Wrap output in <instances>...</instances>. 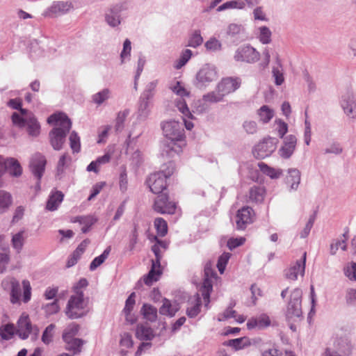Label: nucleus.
<instances>
[{"label": "nucleus", "mask_w": 356, "mask_h": 356, "mask_svg": "<svg viewBox=\"0 0 356 356\" xmlns=\"http://www.w3.org/2000/svg\"><path fill=\"white\" fill-rule=\"evenodd\" d=\"M16 334L24 340L29 338L31 334L36 337L39 334V329L31 323L29 315L23 313L17 322Z\"/></svg>", "instance_id": "4"}, {"label": "nucleus", "mask_w": 356, "mask_h": 356, "mask_svg": "<svg viewBox=\"0 0 356 356\" xmlns=\"http://www.w3.org/2000/svg\"><path fill=\"white\" fill-rule=\"evenodd\" d=\"M136 336L140 340H150L154 337L152 329L145 325H138L136 331Z\"/></svg>", "instance_id": "34"}, {"label": "nucleus", "mask_w": 356, "mask_h": 356, "mask_svg": "<svg viewBox=\"0 0 356 356\" xmlns=\"http://www.w3.org/2000/svg\"><path fill=\"white\" fill-rule=\"evenodd\" d=\"M6 170L8 172L15 177L22 174V169L19 162L14 158H9L5 161Z\"/></svg>", "instance_id": "31"}, {"label": "nucleus", "mask_w": 356, "mask_h": 356, "mask_svg": "<svg viewBox=\"0 0 356 356\" xmlns=\"http://www.w3.org/2000/svg\"><path fill=\"white\" fill-rule=\"evenodd\" d=\"M241 85L239 77L229 76L224 78V95L235 92Z\"/></svg>", "instance_id": "26"}, {"label": "nucleus", "mask_w": 356, "mask_h": 356, "mask_svg": "<svg viewBox=\"0 0 356 356\" xmlns=\"http://www.w3.org/2000/svg\"><path fill=\"white\" fill-rule=\"evenodd\" d=\"M47 122L58 126L50 131L49 138L53 148L55 150H60L65 143L67 134L71 129L72 122L65 114L61 113L50 115Z\"/></svg>", "instance_id": "2"}, {"label": "nucleus", "mask_w": 356, "mask_h": 356, "mask_svg": "<svg viewBox=\"0 0 356 356\" xmlns=\"http://www.w3.org/2000/svg\"><path fill=\"white\" fill-rule=\"evenodd\" d=\"M31 113L27 111L26 115H23L21 113L20 114L15 112L13 113L11 116L12 122L14 125L18 127H24L26 123V119L29 118V115Z\"/></svg>", "instance_id": "49"}, {"label": "nucleus", "mask_w": 356, "mask_h": 356, "mask_svg": "<svg viewBox=\"0 0 356 356\" xmlns=\"http://www.w3.org/2000/svg\"><path fill=\"white\" fill-rule=\"evenodd\" d=\"M162 273L161 264L152 261V268L148 274L144 277V282L148 286H151L154 282L159 280Z\"/></svg>", "instance_id": "24"}, {"label": "nucleus", "mask_w": 356, "mask_h": 356, "mask_svg": "<svg viewBox=\"0 0 356 356\" xmlns=\"http://www.w3.org/2000/svg\"><path fill=\"white\" fill-rule=\"evenodd\" d=\"M70 147L74 152H79L81 149L80 138L75 131H72L70 136Z\"/></svg>", "instance_id": "55"}, {"label": "nucleus", "mask_w": 356, "mask_h": 356, "mask_svg": "<svg viewBox=\"0 0 356 356\" xmlns=\"http://www.w3.org/2000/svg\"><path fill=\"white\" fill-rule=\"evenodd\" d=\"M245 241L244 237L230 238L227 242V248L232 251L235 248L243 245Z\"/></svg>", "instance_id": "58"}, {"label": "nucleus", "mask_w": 356, "mask_h": 356, "mask_svg": "<svg viewBox=\"0 0 356 356\" xmlns=\"http://www.w3.org/2000/svg\"><path fill=\"white\" fill-rule=\"evenodd\" d=\"M246 325L248 330H262L270 325V320L268 315L262 314L251 317L248 321Z\"/></svg>", "instance_id": "16"}, {"label": "nucleus", "mask_w": 356, "mask_h": 356, "mask_svg": "<svg viewBox=\"0 0 356 356\" xmlns=\"http://www.w3.org/2000/svg\"><path fill=\"white\" fill-rule=\"evenodd\" d=\"M110 90L108 89H104L103 90L95 94L92 96L93 102L99 105L109 97Z\"/></svg>", "instance_id": "54"}, {"label": "nucleus", "mask_w": 356, "mask_h": 356, "mask_svg": "<svg viewBox=\"0 0 356 356\" xmlns=\"http://www.w3.org/2000/svg\"><path fill=\"white\" fill-rule=\"evenodd\" d=\"M63 339L67 344V350L72 351L74 354L81 353V347L83 345V340L77 338L70 339V337H68L67 334H63Z\"/></svg>", "instance_id": "25"}, {"label": "nucleus", "mask_w": 356, "mask_h": 356, "mask_svg": "<svg viewBox=\"0 0 356 356\" xmlns=\"http://www.w3.org/2000/svg\"><path fill=\"white\" fill-rule=\"evenodd\" d=\"M302 296V291L299 288H296L291 291L286 314L288 318H299L301 316Z\"/></svg>", "instance_id": "7"}, {"label": "nucleus", "mask_w": 356, "mask_h": 356, "mask_svg": "<svg viewBox=\"0 0 356 356\" xmlns=\"http://www.w3.org/2000/svg\"><path fill=\"white\" fill-rule=\"evenodd\" d=\"M243 127L248 134H254L257 131V122L252 120L245 121L243 124Z\"/></svg>", "instance_id": "63"}, {"label": "nucleus", "mask_w": 356, "mask_h": 356, "mask_svg": "<svg viewBox=\"0 0 356 356\" xmlns=\"http://www.w3.org/2000/svg\"><path fill=\"white\" fill-rule=\"evenodd\" d=\"M162 130L168 139L163 151L167 156L172 157L182 152L186 145L184 131L179 122L172 120L163 123Z\"/></svg>", "instance_id": "1"}, {"label": "nucleus", "mask_w": 356, "mask_h": 356, "mask_svg": "<svg viewBox=\"0 0 356 356\" xmlns=\"http://www.w3.org/2000/svg\"><path fill=\"white\" fill-rule=\"evenodd\" d=\"M111 252V247H108L106 248V250L103 252V253L95 257L90 265V270H95L97 267H99L101 264H102L104 261L108 258L109 254Z\"/></svg>", "instance_id": "45"}, {"label": "nucleus", "mask_w": 356, "mask_h": 356, "mask_svg": "<svg viewBox=\"0 0 356 356\" xmlns=\"http://www.w3.org/2000/svg\"><path fill=\"white\" fill-rule=\"evenodd\" d=\"M306 252L303 254L302 259L297 261L293 265L291 266L285 272V276L287 279L296 280L298 275H304L306 261Z\"/></svg>", "instance_id": "14"}, {"label": "nucleus", "mask_w": 356, "mask_h": 356, "mask_svg": "<svg viewBox=\"0 0 356 356\" xmlns=\"http://www.w3.org/2000/svg\"><path fill=\"white\" fill-rule=\"evenodd\" d=\"M154 227L156 229L158 235L164 236L168 233V224L167 222L162 218H156L154 220Z\"/></svg>", "instance_id": "48"}, {"label": "nucleus", "mask_w": 356, "mask_h": 356, "mask_svg": "<svg viewBox=\"0 0 356 356\" xmlns=\"http://www.w3.org/2000/svg\"><path fill=\"white\" fill-rule=\"evenodd\" d=\"M172 91L181 97L189 96V92L184 88L180 81H176L174 85L170 87Z\"/></svg>", "instance_id": "52"}, {"label": "nucleus", "mask_w": 356, "mask_h": 356, "mask_svg": "<svg viewBox=\"0 0 356 356\" xmlns=\"http://www.w3.org/2000/svg\"><path fill=\"white\" fill-rule=\"evenodd\" d=\"M64 198V194L59 191H52L47 202L46 209L48 211H56L61 204Z\"/></svg>", "instance_id": "23"}, {"label": "nucleus", "mask_w": 356, "mask_h": 356, "mask_svg": "<svg viewBox=\"0 0 356 356\" xmlns=\"http://www.w3.org/2000/svg\"><path fill=\"white\" fill-rule=\"evenodd\" d=\"M16 327L13 323H7L0 326V337L2 340L8 341L16 334Z\"/></svg>", "instance_id": "35"}, {"label": "nucleus", "mask_w": 356, "mask_h": 356, "mask_svg": "<svg viewBox=\"0 0 356 356\" xmlns=\"http://www.w3.org/2000/svg\"><path fill=\"white\" fill-rule=\"evenodd\" d=\"M54 329L55 325L54 324H50L46 327L42 336V341L44 343L49 344L51 342Z\"/></svg>", "instance_id": "53"}, {"label": "nucleus", "mask_w": 356, "mask_h": 356, "mask_svg": "<svg viewBox=\"0 0 356 356\" xmlns=\"http://www.w3.org/2000/svg\"><path fill=\"white\" fill-rule=\"evenodd\" d=\"M86 306V302L83 295L74 294L68 300L65 311L66 315L70 318H80L84 314Z\"/></svg>", "instance_id": "5"}, {"label": "nucleus", "mask_w": 356, "mask_h": 356, "mask_svg": "<svg viewBox=\"0 0 356 356\" xmlns=\"http://www.w3.org/2000/svg\"><path fill=\"white\" fill-rule=\"evenodd\" d=\"M176 106L178 110L183 114V120L186 129L188 130H191L194 127L193 123L191 121L186 120L185 118L193 119V115L191 113L186 102L184 99L178 100L176 102Z\"/></svg>", "instance_id": "19"}, {"label": "nucleus", "mask_w": 356, "mask_h": 356, "mask_svg": "<svg viewBox=\"0 0 356 356\" xmlns=\"http://www.w3.org/2000/svg\"><path fill=\"white\" fill-rule=\"evenodd\" d=\"M90 243L88 239L83 240L76 248V249L72 252L67 261V267L70 268L74 266L78 260L81 258V256L85 252L87 246Z\"/></svg>", "instance_id": "20"}, {"label": "nucleus", "mask_w": 356, "mask_h": 356, "mask_svg": "<svg viewBox=\"0 0 356 356\" xmlns=\"http://www.w3.org/2000/svg\"><path fill=\"white\" fill-rule=\"evenodd\" d=\"M22 285L24 290L22 299L24 302H28L31 298V286L28 280H23Z\"/></svg>", "instance_id": "61"}, {"label": "nucleus", "mask_w": 356, "mask_h": 356, "mask_svg": "<svg viewBox=\"0 0 356 356\" xmlns=\"http://www.w3.org/2000/svg\"><path fill=\"white\" fill-rule=\"evenodd\" d=\"M175 171V164L170 162L161 171L151 174L147 180L150 191L154 194H160L167 188V179Z\"/></svg>", "instance_id": "3"}, {"label": "nucleus", "mask_w": 356, "mask_h": 356, "mask_svg": "<svg viewBox=\"0 0 356 356\" xmlns=\"http://www.w3.org/2000/svg\"><path fill=\"white\" fill-rule=\"evenodd\" d=\"M141 314L149 321L154 322L157 319V309L149 304L143 305L141 308Z\"/></svg>", "instance_id": "38"}, {"label": "nucleus", "mask_w": 356, "mask_h": 356, "mask_svg": "<svg viewBox=\"0 0 356 356\" xmlns=\"http://www.w3.org/2000/svg\"><path fill=\"white\" fill-rule=\"evenodd\" d=\"M26 125L30 135L35 136L40 134V126L33 113H30L29 118L26 119Z\"/></svg>", "instance_id": "40"}, {"label": "nucleus", "mask_w": 356, "mask_h": 356, "mask_svg": "<svg viewBox=\"0 0 356 356\" xmlns=\"http://www.w3.org/2000/svg\"><path fill=\"white\" fill-rule=\"evenodd\" d=\"M179 309L178 304L176 302L172 303L169 300L165 298L163 301V305L159 309V312L161 315L173 316Z\"/></svg>", "instance_id": "29"}, {"label": "nucleus", "mask_w": 356, "mask_h": 356, "mask_svg": "<svg viewBox=\"0 0 356 356\" xmlns=\"http://www.w3.org/2000/svg\"><path fill=\"white\" fill-rule=\"evenodd\" d=\"M135 293H131L126 300L125 307L124 308V313L127 317V320L129 321L128 316L130 315L131 312L133 310L135 305Z\"/></svg>", "instance_id": "51"}, {"label": "nucleus", "mask_w": 356, "mask_h": 356, "mask_svg": "<svg viewBox=\"0 0 356 356\" xmlns=\"http://www.w3.org/2000/svg\"><path fill=\"white\" fill-rule=\"evenodd\" d=\"M12 202L11 194L6 191L0 190V214L8 209Z\"/></svg>", "instance_id": "39"}, {"label": "nucleus", "mask_w": 356, "mask_h": 356, "mask_svg": "<svg viewBox=\"0 0 356 356\" xmlns=\"http://www.w3.org/2000/svg\"><path fill=\"white\" fill-rule=\"evenodd\" d=\"M341 105L347 115L355 118L356 91L352 88L347 89L341 96Z\"/></svg>", "instance_id": "11"}, {"label": "nucleus", "mask_w": 356, "mask_h": 356, "mask_svg": "<svg viewBox=\"0 0 356 356\" xmlns=\"http://www.w3.org/2000/svg\"><path fill=\"white\" fill-rule=\"evenodd\" d=\"M272 37V32L268 27L266 26H260L258 28L257 38L259 40L264 44L270 43Z\"/></svg>", "instance_id": "42"}, {"label": "nucleus", "mask_w": 356, "mask_h": 356, "mask_svg": "<svg viewBox=\"0 0 356 356\" xmlns=\"http://www.w3.org/2000/svg\"><path fill=\"white\" fill-rule=\"evenodd\" d=\"M192 51L190 49L184 50L180 56V58L176 61L175 67L177 70L181 68L191 58Z\"/></svg>", "instance_id": "50"}, {"label": "nucleus", "mask_w": 356, "mask_h": 356, "mask_svg": "<svg viewBox=\"0 0 356 356\" xmlns=\"http://www.w3.org/2000/svg\"><path fill=\"white\" fill-rule=\"evenodd\" d=\"M236 305L235 301H232L230 303L229 307H227L226 311L224 312V318H234L236 319V321L240 323H243L245 321V317L243 315H236V311L232 309V307H234Z\"/></svg>", "instance_id": "47"}, {"label": "nucleus", "mask_w": 356, "mask_h": 356, "mask_svg": "<svg viewBox=\"0 0 356 356\" xmlns=\"http://www.w3.org/2000/svg\"><path fill=\"white\" fill-rule=\"evenodd\" d=\"M5 236H0V273H3L10 261V248L3 245Z\"/></svg>", "instance_id": "21"}, {"label": "nucleus", "mask_w": 356, "mask_h": 356, "mask_svg": "<svg viewBox=\"0 0 356 356\" xmlns=\"http://www.w3.org/2000/svg\"><path fill=\"white\" fill-rule=\"evenodd\" d=\"M88 285V282L86 278H81L74 286L73 291L74 294L83 295V289Z\"/></svg>", "instance_id": "62"}, {"label": "nucleus", "mask_w": 356, "mask_h": 356, "mask_svg": "<svg viewBox=\"0 0 356 356\" xmlns=\"http://www.w3.org/2000/svg\"><path fill=\"white\" fill-rule=\"evenodd\" d=\"M265 191L260 186H253L249 191V200L252 202L261 203L264 199Z\"/></svg>", "instance_id": "36"}, {"label": "nucleus", "mask_w": 356, "mask_h": 356, "mask_svg": "<svg viewBox=\"0 0 356 356\" xmlns=\"http://www.w3.org/2000/svg\"><path fill=\"white\" fill-rule=\"evenodd\" d=\"M73 222H78L83 225L81 231L86 233L90 227L96 222V220L92 216H77L74 218Z\"/></svg>", "instance_id": "44"}, {"label": "nucleus", "mask_w": 356, "mask_h": 356, "mask_svg": "<svg viewBox=\"0 0 356 356\" xmlns=\"http://www.w3.org/2000/svg\"><path fill=\"white\" fill-rule=\"evenodd\" d=\"M224 345L232 347L234 350H238L249 346L250 345V342L248 337H243L228 340L227 341L224 342Z\"/></svg>", "instance_id": "32"}, {"label": "nucleus", "mask_w": 356, "mask_h": 356, "mask_svg": "<svg viewBox=\"0 0 356 356\" xmlns=\"http://www.w3.org/2000/svg\"><path fill=\"white\" fill-rule=\"evenodd\" d=\"M227 35L237 40H245L246 38L245 29L241 24H230L226 31Z\"/></svg>", "instance_id": "22"}, {"label": "nucleus", "mask_w": 356, "mask_h": 356, "mask_svg": "<svg viewBox=\"0 0 356 356\" xmlns=\"http://www.w3.org/2000/svg\"><path fill=\"white\" fill-rule=\"evenodd\" d=\"M277 143V139L275 138H265L254 147L253 154L259 159L268 157L276 149Z\"/></svg>", "instance_id": "10"}, {"label": "nucleus", "mask_w": 356, "mask_h": 356, "mask_svg": "<svg viewBox=\"0 0 356 356\" xmlns=\"http://www.w3.org/2000/svg\"><path fill=\"white\" fill-rule=\"evenodd\" d=\"M286 183L290 186V190L296 191L300 182V172L297 168H290L288 170Z\"/></svg>", "instance_id": "28"}, {"label": "nucleus", "mask_w": 356, "mask_h": 356, "mask_svg": "<svg viewBox=\"0 0 356 356\" xmlns=\"http://www.w3.org/2000/svg\"><path fill=\"white\" fill-rule=\"evenodd\" d=\"M73 6L69 1H58L53 3L46 13L47 16L54 17L63 15L72 9Z\"/></svg>", "instance_id": "17"}, {"label": "nucleus", "mask_w": 356, "mask_h": 356, "mask_svg": "<svg viewBox=\"0 0 356 356\" xmlns=\"http://www.w3.org/2000/svg\"><path fill=\"white\" fill-rule=\"evenodd\" d=\"M260 53L250 44H243L236 49L234 59L236 62L254 63L260 59Z\"/></svg>", "instance_id": "6"}, {"label": "nucleus", "mask_w": 356, "mask_h": 356, "mask_svg": "<svg viewBox=\"0 0 356 356\" xmlns=\"http://www.w3.org/2000/svg\"><path fill=\"white\" fill-rule=\"evenodd\" d=\"M129 110H124L122 111H120L118 113L117 118H116V124H115V129L116 131H120L123 128V124L125 119L127 118V115H129Z\"/></svg>", "instance_id": "56"}, {"label": "nucleus", "mask_w": 356, "mask_h": 356, "mask_svg": "<svg viewBox=\"0 0 356 356\" xmlns=\"http://www.w3.org/2000/svg\"><path fill=\"white\" fill-rule=\"evenodd\" d=\"M345 275L350 280H356V263H351L344 269Z\"/></svg>", "instance_id": "64"}, {"label": "nucleus", "mask_w": 356, "mask_h": 356, "mask_svg": "<svg viewBox=\"0 0 356 356\" xmlns=\"http://www.w3.org/2000/svg\"><path fill=\"white\" fill-rule=\"evenodd\" d=\"M273 76L275 79V83L277 86L282 85L284 81L283 70L280 60H277V66L273 67L272 70Z\"/></svg>", "instance_id": "46"}, {"label": "nucleus", "mask_w": 356, "mask_h": 356, "mask_svg": "<svg viewBox=\"0 0 356 356\" xmlns=\"http://www.w3.org/2000/svg\"><path fill=\"white\" fill-rule=\"evenodd\" d=\"M297 144V138L294 135H289L284 138L283 145L278 150L280 157L289 159L293 154Z\"/></svg>", "instance_id": "13"}, {"label": "nucleus", "mask_w": 356, "mask_h": 356, "mask_svg": "<svg viewBox=\"0 0 356 356\" xmlns=\"http://www.w3.org/2000/svg\"><path fill=\"white\" fill-rule=\"evenodd\" d=\"M45 313L48 315H52L58 312L60 307L58 305V300H55L53 302L47 304L43 307Z\"/></svg>", "instance_id": "60"}, {"label": "nucleus", "mask_w": 356, "mask_h": 356, "mask_svg": "<svg viewBox=\"0 0 356 356\" xmlns=\"http://www.w3.org/2000/svg\"><path fill=\"white\" fill-rule=\"evenodd\" d=\"M45 165L46 159L43 155L40 154H35L33 156L30 163V168L33 174L38 179H40L42 176Z\"/></svg>", "instance_id": "15"}, {"label": "nucleus", "mask_w": 356, "mask_h": 356, "mask_svg": "<svg viewBox=\"0 0 356 356\" xmlns=\"http://www.w3.org/2000/svg\"><path fill=\"white\" fill-rule=\"evenodd\" d=\"M24 232L21 231L13 236L11 244L13 248L17 253H19L24 246L25 238L24 236Z\"/></svg>", "instance_id": "43"}, {"label": "nucleus", "mask_w": 356, "mask_h": 356, "mask_svg": "<svg viewBox=\"0 0 356 356\" xmlns=\"http://www.w3.org/2000/svg\"><path fill=\"white\" fill-rule=\"evenodd\" d=\"M188 306L186 309V314L189 318H194L200 312L202 305L201 298L199 293L191 297L188 301Z\"/></svg>", "instance_id": "18"}, {"label": "nucleus", "mask_w": 356, "mask_h": 356, "mask_svg": "<svg viewBox=\"0 0 356 356\" xmlns=\"http://www.w3.org/2000/svg\"><path fill=\"white\" fill-rule=\"evenodd\" d=\"M22 102L19 98L11 99L8 102V106L13 109L19 110L23 115H26L27 110L22 108Z\"/></svg>", "instance_id": "57"}, {"label": "nucleus", "mask_w": 356, "mask_h": 356, "mask_svg": "<svg viewBox=\"0 0 356 356\" xmlns=\"http://www.w3.org/2000/svg\"><path fill=\"white\" fill-rule=\"evenodd\" d=\"M156 243L152 247V250L155 255L154 263L161 264V259L162 258L161 248L163 250L167 249V243L165 241L159 240L156 236L154 237Z\"/></svg>", "instance_id": "37"}, {"label": "nucleus", "mask_w": 356, "mask_h": 356, "mask_svg": "<svg viewBox=\"0 0 356 356\" xmlns=\"http://www.w3.org/2000/svg\"><path fill=\"white\" fill-rule=\"evenodd\" d=\"M254 220V210L250 207H243L238 210L235 216L236 227L238 230H244Z\"/></svg>", "instance_id": "12"}, {"label": "nucleus", "mask_w": 356, "mask_h": 356, "mask_svg": "<svg viewBox=\"0 0 356 356\" xmlns=\"http://www.w3.org/2000/svg\"><path fill=\"white\" fill-rule=\"evenodd\" d=\"M258 167L264 174L269 176L272 179L278 178L282 174V170L271 168L263 162L259 163Z\"/></svg>", "instance_id": "41"}, {"label": "nucleus", "mask_w": 356, "mask_h": 356, "mask_svg": "<svg viewBox=\"0 0 356 356\" xmlns=\"http://www.w3.org/2000/svg\"><path fill=\"white\" fill-rule=\"evenodd\" d=\"M152 207L156 213L172 215L175 213L177 204L170 200L168 195L163 193L155 199Z\"/></svg>", "instance_id": "8"}, {"label": "nucleus", "mask_w": 356, "mask_h": 356, "mask_svg": "<svg viewBox=\"0 0 356 356\" xmlns=\"http://www.w3.org/2000/svg\"><path fill=\"white\" fill-rule=\"evenodd\" d=\"M10 284L11 287L10 302L13 304L19 303L21 297V287L19 282L15 278H11L10 280Z\"/></svg>", "instance_id": "33"}, {"label": "nucleus", "mask_w": 356, "mask_h": 356, "mask_svg": "<svg viewBox=\"0 0 356 356\" xmlns=\"http://www.w3.org/2000/svg\"><path fill=\"white\" fill-rule=\"evenodd\" d=\"M243 8L244 3L243 0H232L224 3V10L228 9L242 10Z\"/></svg>", "instance_id": "59"}, {"label": "nucleus", "mask_w": 356, "mask_h": 356, "mask_svg": "<svg viewBox=\"0 0 356 356\" xmlns=\"http://www.w3.org/2000/svg\"><path fill=\"white\" fill-rule=\"evenodd\" d=\"M217 275L212 268L206 266L204 268V282L200 289L205 306L207 307L210 302V293L212 291L213 283L216 280Z\"/></svg>", "instance_id": "9"}, {"label": "nucleus", "mask_w": 356, "mask_h": 356, "mask_svg": "<svg viewBox=\"0 0 356 356\" xmlns=\"http://www.w3.org/2000/svg\"><path fill=\"white\" fill-rule=\"evenodd\" d=\"M217 77L216 72L213 69L204 68L197 73V80L202 86L214 81Z\"/></svg>", "instance_id": "27"}, {"label": "nucleus", "mask_w": 356, "mask_h": 356, "mask_svg": "<svg viewBox=\"0 0 356 356\" xmlns=\"http://www.w3.org/2000/svg\"><path fill=\"white\" fill-rule=\"evenodd\" d=\"M257 114L259 116V121L264 124H266L274 117L275 112L274 110L270 108L268 106L264 105L257 110Z\"/></svg>", "instance_id": "30"}]
</instances>
